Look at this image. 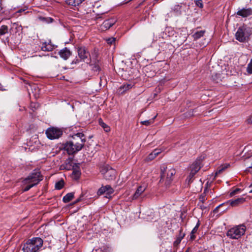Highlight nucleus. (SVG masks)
<instances>
[{
	"instance_id": "obj_54",
	"label": "nucleus",
	"mask_w": 252,
	"mask_h": 252,
	"mask_svg": "<svg viewBox=\"0 0 252 252\" xmlns=\"http://www.w3.org/2000/svg\"><path fill=\"white\" fill-rule=\"evenodd\" d=\"M181 240H180H180H179V237H177V239H176L175 242L177 243H180L181 242Z\"/></svg>"
},
{
	"instance_id": "obj_39",
	"label": "nucleus",
	"mask_w": 252,
	"mask_h": 252,
	"mask_svg": "<svg viewBox=\"0 0 252 252\" xmlns=\"http://www.w3.org/2000/svg\"><path fill=\"white\" fill-rule=\"evenodd\" d=\"M115 38L114 37L109 38L107 39V42L108 44L112 45L115 43Z\"/></svg>"
},
{
	"instance_id": "obj_2",
	"label": "nucleus",
	"mask_w": 252,
	"mask_h": 252,
	"mask_svg": "<svg viewBox=\"0 0 252 252\" xmlns=\"http://www.w3.org/2000/svg\"><path fill=\"white\" fill-rule=\"evenodd\" d=\"M43 246V240L40 237H33L28 239L23 244V252H39Z\"/></svg>"
},
{
	"instance_id": "obj_30",
	"label": "nucleus",
	"mask_w": 252,
	"mask_h": 252,
	"mask_svg": "<svg viewBox=\"0 0 252 252\" xmlns=\"http://www.w3.org/2000/svg\"><path fill=\"white\" fill-rule=\"evenodd\" d=\"M38 19L40 21L47 23H52L53 21V19L50 17H44L42 16H40L38 17Z\"/></svg>"
},
{
	"instance_id": "obj_29",
	"label": "nucleus",
	"mask_w": 252,
	"mask_h": 252,
	"mask_svg": "<svg viewBox=\"0 0 252 252\" xmlns=\"http://www.w3.org/2000/svg\"><path fill=\"white\" fill-rule=\"evenodd\" d=\"M90 65L92 66V69L94 72H98L100 70V67L98 62L94 64L90 63Z\"/></svg>"
},
{
	"instance_id": "obj_45",
	"label": "nucleus",
	"mask_w": 252,
	"mask_h": 252,
	"mask_svg": "<svg viewBox=\"0 0 252 252\" xmlns=\"http://www.w3.org/2000/svg\"><path fill=\"white\" fill-rule=\"evenodd\" d=\"M247 124H252V115L250 116L246 121Z\"/></svg>"
},
{
	"instance_id": "obj_15",
	"label": "nucleus",
	"mask_w": 252,
	"mask_h": 252,
	"mask_svg": "<svg viewBox=\"0 0 252 252\" xmlns=\"http://www.w3.org/2000/svg\"><path fill=\"white\" fill-rule=\"evenodd\" d=\"M59 55L62 58L66 60L71 55V52L67 48L65 47L60 50Z\"/></svg>"
},
{
	"instance_id": "obj_23",
	"label": "nucleus",
	"mask_w": 252,
	"mask_h": 252,
	"mask_svg": "<svg viewBox=\"0 0 252 252\" xmlns=\"http://www.w3.org/2000/svg\"><path fill=\"white\" fill-rule=\"evenodd\" d=\"M245 164L247 166V171L252 173V156L245 160Z\"/></svg>"
},
{
	"instance_id": "obj_20",
	"label": "nucleus",
	"mask_w": 252,
	"mask_h": 252,
	"mask_svg": "<svg viewBox=\"0 0 252 252\" xmlns=\"http://www.w3.org/2000/svg\"><path fill=\"white\" fill-rule=\"evenodd\" d=\"M22 27L21 25H18L17 23L12 24L11 27L10 28V32H17L22 31Z\"/></svg>"
},
{
	"instance_id": "obj_33",
	"label": "nucleus",
	"mask_w": 252,
	"mask_h": 252,
	"mask_svg": "<svg viewBox=\"0 0 252 252\" xmlns=\"http://www.w3.org/2000/svg\"><path fill=\"white\" fill-rule=\"evenodd\" d=\"M80 172L78 170H73L72 176L75 179H78L80 177Z\"/></svg>"
},
{
	"instance_id": "obj_22",
	"label": "nucleus",
	"mask_w": 252,
	"mask_h": 252,
	"mask_svg": "<svg viewBox=\"0 0 252 252\" xmlns=\"http://www.w3.org/2000/svg\"><path fill=\"white\" fill-rule=\"evenodd\" d=\"M205 32L206 31L205 30H201L195 32L192 35L193 39L194 40H197L201 37H203Z\"/></svg>"
},
{
	"instance_id": "obj_43",
	"label": "nucleus",
	"mask_w": 252,
	"mask_h": 252,
	"mask_svg": "<svg viewBox=\"0 0 252 252\" xmlns=\"http://www.w3.org/2000/svg\"><path fill=\"white\" fill-rule=\"evenodd\" d=\"M81 61H82V60H80V59H78L77 58H76L75 59H74L72 61V63H71L72 64H77V63H79Z\"/></svg>"
},
{
	"instance_id": "obj_9",
	"label": "nucleus",
	"mask_w": 252,
	"mask_h": 252,
	"mask_svg": "<svg viewBox=\"0 0 252 252\" xmlns=\"http://www.w3.org/2000/svg\"><path fill=\"white\" fill-rule=\"evenodd\" d=\"M77 53L79 58L82 61L85 62L86 60H90V52L85 46L78 47Z\"/></svg>"
},
{
	"instance_id": "obj_55",
	"label": "nucleus",
	"mask_w": 252,
	"mask_h": 252,
	"mask_svg": "<svg viewBox=\"0 0 252 252\" xmlns=\"http://www.w3.org/2000/svg\"><path fill=\"white\" fill-rule=\"evenodd\" d=\"M5 41H6V42H8V41H9V38H8V37H7V38L5 39Z\"/></svg>"
},
{
	"instance_id": "obj_32",
	"label": "nucleus",
	"mask_w": 252,
	"mask_h": 252,
	"mask_svg": "<svg viewBox=\"0 0 252 252\" xmlns=\"http://www.w3.org/2000/svg\"><path fill=\"white\" fill-rule=\"evenodd\" d=\"M64 181L63 180H61L60 181L57 182L55 184V189H62L64 186Z\"/></svg>"
},
{
	"instance_id": "obj_21",
	"label": "nucleus",
	"mask_w": 252,
	"mask_h": 252,
	"mask_svg": "<svg viewBox=\"0 0 252 252\" xmlns=\"http://www.w3.org/2000/svg\"><path fill=\"white\" fill-rule=\"evenodd\" d=\"M133 85L130 83H126L123 86H121L119 89V92L120 93H124L127 90L131 89Z\"/></svg>"
},
{
	"instance_id": "obj_7",
	"label": "nucleus",
	"mask_w": 252,
	"mask_h": 252,
	"mask_svg": "<svg viewBox=\"0 0 252 252\" xmlns=\"http://www.w3.org/2000/svg\"><path fill=\"white\" fill-rule=\"evenodd\" d=\"M63 148L68 155H71L80 151L82 149V145L70 140L63 144Z\"/></svg>"
},
{
	"instance_id": "obj_50",
	"label": "nucleus",
	"mask_w": 252,
	"mask_h": 252,
	"mask_svg": "<svg viewBox=\"0 0 252 252\" xmlns=\"http://www.w3.org/2000/svg\"><path fill=\"white\" fill-rule=\"evenodd\" d=\"M199 205V207H200V208L202 210H205V209H206V207L203 204H200V205Z\"/></svg>"
},
{
	"instance_id": "obj_57",
	"label": "nucleus",
	"mask_w": 252,
	"mask_h": 252,
	"mask_svg": "<svg viewBox=\"0 0 252 252\" xmlns=\"http://www.w3.org/2000/svg\"><path fill=\"white\" fill-rule=\"evenodd\" d=\"M250 193H252V189L249 191Z\"/></svg>"
},
{
	"instance_id": "obj_14",
	"label": "nucleus",
	"mask_w": 252,
	"mask_h": 252,
	"mask_svg": "<svg viewBox=\"0 0 252 252\" xmlns=\"http://www.w3.org/2000/svg\"><path fill=\"white\" fill-rule=\"evenodd\" d=\"M246 201V199L244 197L238 198L234 200H229L226 203L229 204L232 207H237L243 204Z\"/></svg>"
},
{
	"instance_id": "obj_12",
	"label": "nucleus",
	"mask_w": 252,
	"mask_h": 252,
	"mask_svg": "<svg viewBox=\"0 0 252 252\" xmlns=\"http://www.w3.org/2000/svg\"><path fill=\"white\" fill-rule=\"evenodd\" d=\"M116 21V19L114 18H111L105 20L101 25L102 29H104L106 30L110 29L115 24Z\"/></svg>"
},
{
	"instance_id": "obj_46",
	"label": "nucleus",
	"mask_w": 252,
	"mask_h": 252,
	"mask_svg": "<svg viewBox=\"0 0 252 252\" xmlns=\"http://www.w3.org/2000/svg\"><path fill=\"white\" fill-rule=\"evenodd\" d=\"M223 204H224V203H223V204H221L219 206H218V207H217L213 211V212L215 213H218L219 211H218V210H219V208L222 206Z\"/></svg>"
},
{
	"instance_id": "obj_13",
	"label": "nucleus",
	"mask_w": 252,
	"mask_h": 252,
	"mask_svg": "<svg viewBox=\"0 0 252 252\" xmlns=\"http://www.w3.org/2000/svg\"><path fill=\"white\" fill-rule=\"evenodd\" d=\"M237 15L241 16L242 17H247L252 15V9L251 8H243L239 10L237 13Z\"/></svg>"
},
{
	"instance_id": "obj_49",
	"label": "nucleus",
	"mask_w": 252,
	"mask_h": 252,
	"mask_svg": "<svg viewBox=\"0 0 252 252\" xmlns=\"http://www.w3.org/2000/svg\"><path fill=\"white\" fill-rule=\"evenodd\" d=\"M198 228H197V227H194L193 229L192 230V231H191V232H192V233H195L197 230H198Z\"/></svg>"
},
{
	"instance_id": "obj_47",
	"label": "nucleus",
	"mask_w": 252,
	"mask_h": 252,
	"mask_svg": "<svg viewBox=\"0 0 252 252\" xmlns=\"http://www.w3.org/2000/svg\"><path fill=\"white\" fill-rule=\"evenodd\" d=\"M93 252H107L104 251L101 248H98V249L95 250L94 251L93 250Z\"/></svg>"
},
{
	"instance_id": "obj_58",
	"label": "nucleus",
	"mask_w": 252,
	"mask_h": 252,
	"mask_svg": "<svg viewBox=\"0 0 252 252\" xmlns=\"http://www.w3.org/2000/svg\"><path fill=\"white\" fill-rule=\"evenodd\" d=\"M158 0H155V1H158Z\"/></svg>"
},
{
	"instance_id": "obj_48",
	"label": "nucleus",
	"mask_w": 252,
	"mask_h": 252,
	"mask_svg": "<svg viewBox=\"0 0 252 252\" xmlns=\"http://www.w3.org/2000/svg\"><path fill=\"white\" fill-rule=\"evenodd\" d=\"M195 239V236L194 235V233H192V232L190 233V239L191 240H193Z\"/></svg>"
},
{
	"instance_id": "obj_3",
	"label": "nucleus",
	"mask_w": 252,
	"mask_h": 252,
	"mask_svg": "<svg viewBox=\"0 0 252 252\" xmlns=\"http://www.w3.org/2000/svg\"><path fill=\"white\" fill-rule=\"evenodd\" d=\"M41 180H42V178L39 172L36 171L31 173L24 180L25 183L26 184H28L29 185L24 188V191H28L32 187L37 185Z\"/></svg>"
},
{
	"instance_id": "obj_11",
	"label": "nucleus",
	"mask_w": 252,
	"mask_h": 252,
	"mask_svg": "<svg viewBox=\"0 0 252 252\" xmlns=\"http://www.w3.org/2000/svg\"><path fill=\"white\" fill-rule=\"evenodd\" d=\"M114 192V189L110 185L102 186L99 188L97 192L98 195H101L106 193L107 195H110Z\"/></svg>"
},
{
	"instance_id": "obj_26",
	"label": "nucleus",
	"mask_w": 252,
	"mask_h": 252,
	"mask_svg": "<svg viewBox=\"0 0 252 252\" xmlns=\"http://www.w3.org/2000/svg\"><path fill=\"white\" fill-rule=\"evenodd\" d=\"M8 33V28L7 26L2 25L0 27V38L4 34Z\"/></svg>"
},
{
	"instance_id": "obj_42",
	"label": "nucleus",
	"mask_w": 252,
	"mask_h": 252,
	"mask_svg": "<svg viewBox=\"0 0 252 252\" xmlns=\"http://www.w3.org/2000/svg\"><path fill=\"white\" fill-rule=\"evenodd\" d=\"M83 196H84V194L83 193H81V195H80L79 197L78 198H77L74 202V204H76L81 201H82L83 200Z\"/></svg>"
},
{
	"instance_id": "obj_16",
	"label": "nucleus",
	"mask_w": 252,
	"mask_h": 252,
	"mask_svg": "<svg viewBox=\"0 0 252 252\" xmlns=\"http://www.w3.org/2000/svg\"><path fill=\"white\" fill-rule=\"evenodd\" d=\"M201 162L199 159L196 160L190 166V171L196 173L201 168Z\"/></svg>"
},
{
	"instance_id": "obj_51",
	"label": "nucleus",
	"mask_w": 252,
	"mask_h": 252,
	"mask_svg": "<svg viewBox=\"0 0 252 252\" xmlns=\"http://www.w3.org/2000/svg\"><path fill=\"white\" fill-rule=\"evenodd\" d=\"M200 221L198 220L197 221V222L196 225L195 226V227H197V228H198L199 226H200Z\"/></svg>"
},
{
	"instance_id": "obj_10",
	"label": "nucleus",
	"mask_w": 252,
	"mask_h": 252,
	"mask_svg": "<svg viewBox=\"0 0 252 252\" xmlns=\"http://www.w3.org/2000/svg\"><path fill=\"white\" fill-rule=\"evenodd\" d=\"M71 137L72 138L71 141L82 145V148L84 147L86 140L85 135L82 132L79 131L76 133H73Z\"/></svg>"
},
{
	"instance_id": "obj_27",
	"label": "nucleus",
	"mask_w": 252,
	"mask_h": 252,
	"mask_svg": "<svg viewBox=\"0 0 252 252\" xmlns=\"http://www.w3.org/2000/svg\"><path fill=\"white\" fill-rule=\"evenodd\" d=\"M156 117H157V115L154 116L153 118L150 119L148 120H146V121L141 122V124L143 125H145L146 126H150L151 124H153L154 123Z\"/></svg>"
},
{
	"instance_id": "obj_36",
	"label": "nucleus",
	"mask_w": 252,
	"mask_h": 252,
	"mask_svg": "<svg viewBox=\"0 0 252 252\" xmlns=\"http://www.w3.org/2000/svg\"><path fill=\"white\" fill-rule=\"evenodd\" d=\"M206 194L205 193H202L199 196V201L203 203L206 200H207Z\"/></svg>"
},
{
	"instance_id": "obj_4",
	"label": "nucleus",
	"mask_w": 252,
	"mask_h": 252,
	"mask_svg": "<svg viewBox=\"0 0 252 252\" xmlns=\"http://www.w3.org/2000/svg\"><path fill=\"white\" fill-rule=\"evenodd\" d=\"M246 230L245 225H238L229 229L226 233V236L232 239H238L245 234Z\"/></svg>"
},
{
	"instance_id": "obj_37",
	"label": "nucleus",
	"mask_w": 252,
	"mask_h": 252,
	"mask_svg": "<svg viewBox=\"0 0 252 252\" xmlns=\"http://www.w3.org/2000/svg\"><path fill=\"white\" fill-rule=\"evenodd\" d=\"M183 228H181L179 231V234L178 236V237H179V240H180V239L182 240L185 236V234L183 232Z\"/></svg>"
},
{
	"instance_id": "obj_25",
	"label": "nucleus",
	"mask_w": 252,
	"mask_h": 252,
	"mask_svg": "<svg viewBox=\"0 0 252 252\" xmlns=\"http://www.w3.org/2000/svg\"><path fill=\"white\" fill-rule=\"evenodd\" d=\"M74 197V193L69 192L67 193L65 196H63V200L64 203H68L71 201Z\"/></svg>"
},
{
	"instance_id": "obj_40",
	"label": "nucleus",
	"mask_w": 252,
	"mask_h": 252,
	"mask_svg": "<svg viewBox=\"0 0 252 252\" xmlns=\"http://www.w3.org/2000/svg\"><path fill=\"white\" fill-rule=\"evenodd\" d=\"M196 5L200 8H202L203 4L201 0H198L196 1Z\"/></svg>"
},
{
	"instance_id": "obj_44",
	"label": "nucleus",
	"mask_w": 252,
	"mask_h": 252,
	"mask_svg": "<svg viewBox=\"0 0 252 252\" xmlns=\"http://www.w3.org/2000/svg\"><path fill=\"white\" fill-rule=\"evenodd\" d=\"M27 10V7H25L23 8H21V9H19L16 13H21L22 12H25Z\"/></svg>"
},
{
	"instance_id": "obj_6",
	"label": "nucleus",
	"mask_w": 252,
	"mask_h": 252,
	"mask_svg": "<svg viewBox=\"0 0 252 252\" xmlns=\"http://www.w3.org/2000/svg\"><path fill=\"white\" fill-rule=\"evenodd\" d=\"M100 172L103 178L107 180H112L115 178L116 171L109 164H104L101 165Z\"/></svg>"
},
{
	"instance_id": "obj_18",
	"label": "nucleus",
	"mask_w": 252,
	"mask_h": 252,
	"mask_svg": "<svg viewBox=\"0 0 252 252\" xmlns=\"http://www.w3.org/2000/svg\"><path fill=\"white\" fill-rule=\"evenodd\" d=\"M54 48V46L50 44V43L44 42L41 46V50L43 51H52Z\"/></svg>"
},
{
	"instance_id": "obj_41",
	"label": "nucleus",
	"mask_w": 252,
	"mask_h": 252,
	"mask_svg": "<svg viewBox=\"0 0 252 252\" xmlns=\"http://www.w3.org/2000/svg\"><path fill=\"white\" fill-rule=\"evenodd\" d=\"M240 190H241V189H238V188L236 189H234V190H233L232 192H230V195L231 196H232L233 195H235V194H236L237 192H238Z\"/></svg>"
},
{
	"instance_id": "obj_35",
	"label": "nucleus",
	"mask_w": 252,
	"mask_h": 252,
	"mask_svg": "<svg viewBox=\"0 0 252 252\" xmlns=\"http://www.w3.org/2000/svg\"><path fill=\"white\" fill-rule=\"evenodd\" d=\"M39 104L36 102H32L30 104V107L33 111H34L35 110H36L39 107Z\"/></svg>"
},
{
	"instance_id": "obj_5",
	"label": "nucleus",
	"mask_w": 252,
	"mask_h": 252,
	"mask_svg": "<svg viewBox=\"0 0 252 252\" xmlns=\"http://www.w3.org/2000/svg\"><path fill=\"white\" fill-rule=\"evenodd\" d=\"M252 30L246 26H242L238 28L235 33L236 39L240 42L248 41L252 34Z\"/></svg>"
},
{
	"instance_id": "obj_53",
	"label": "nucleus",
	"mask_w": 252,
	"mask_h": 252,
	"mask_svg": "<svg viewBox=\"0 0 252 252\" xmlns=\"http://www.w3.org/2000/svg\"><path fill=\"white\" fill-rule=\"evenodd\" d=\"M2 9V0H0V11Z\"/></svg>"
},
{
	"instance_id": "obj_19",
	"label": "nucleus",
	"mask_w": 252,
	"mask_h": 252,
	"mask_svg": "<svg viewBox=\"0 0 252 252\" xmlns=\"http://www.w3.org/2000/svg\"><path fill=\"white\" fill-rule=\"evenodd\" d=\"M161 153L159 149H155L151 153H150L147 157V160H152L154 159L159 154Z\"/></svg>"
},
{
	"instance_id": "obj_52",
	"label": "nucleus",
	"mask_w": 252,
	"mask_h": 252,
	"mask_svg": "<svg viewBox=\"0 0 252 252\" xmlns=\"http://www.w3.org/2000/svg\"><path fill=\"white\" fill-rule=\"evenodd\" d=\"M208 191V188L207 187H205V189H204V191L203 193H205L206 194V192Z\"/></svg>"
},
{
	"instance_id": "obj_31",
	"label": "nucleus",
	"mask_w": 252,
	"mask_h": 252,
	"mask_svg": "<svg viewBox=\"0 0 252 252\" xmlns=\"http://www.w3.org/2000/svg\"><path fill=\"white\" fill-rule=\"evenodd\" d=\"M99 125L103 128L104 130L106 132H108L110 131V128L109 126H108L106 124L103 122L102 119H99Z\"/></svg>"
},
{
	"instance_id": "obj_56",
	"label": "nucleus",
	"mask_w": 252,
	"mask_h": 252,
	"mask_svg": "<svg viewBox=\"0 0 252 252\" xmlns=\"http://www.w3.org/2000/svg\"><path fill=\"white\" fill-rule=\"evenodd\" d=\"M100 82H99V84H100V85H101V77L100 78Z\"/></svg>"
},
{
	"instance_id": "obj_34",
	"label": "nucleus",
	"mask_w": 252,
	"mask_h": 252,
	"mask_svg": "<svg viewBox=\"0 0 252 252\" xmlns=\"http://www.w3.org/2000/svg\"><path fill=\"white\" fill-rule=\"evenodd\" d=\"M247 71L249 74H252V59L248 63L247 67Z\"/></svg>"
},
{
	"instance_id": "obj_1",
	"label": "nucleus",
	"mask_w": 252,
	"mask_h": 252,
	"mask_svg": "<svg viewBox=\"0 0 252 252\" xmlns=\"http://www.w3.org/2000/svg\"><path fill=\"white\" fill-rule=\"evenodd\" d=\"M176 174L175 169L171 166H162L161 167L159 184L166 188L169 187L172 182L173 176Z\"/></svg>"
},
{
	"instance_id": "obj_28",
	"label": "nucleus",
	"mask_w": 252,
	"mask_h": 252,
	"mask_svg": "<svg viewBox=\"0 0 252 252\" xmlns=\"http://www.w3.org/2000/svg\"><path fill=\"white\" fill-rule=\"evenodd\" d=\"M229 166V164H225L220 166L217 171L216 174H220L222 173L224 170H225Z\"/></svg>"
},
{
	"instance_id": "obj_24",
	"label": "nucleus",
	"mask_w": 252,
	"mask_h": 252,
	"mask_svg": "<svg viewBox=\"0 0 252 252\" xmlns=\"http://www.w3.org/2000/svg\"><path fill=\"white\" fill-rule=\"evenodd\" d=\"M84 0H66V2L69 5L76 6L81 4Z\"/></svg>"
},
{
	"instance_id": "obj_38",
	"label": "nucleus",
	"mask_w": 252,
	"mask_h": 252,
	"mask_svg": "<svg viewBox=\"0 0 252 252\" xmlns=\"http://www.w3.org/2000/svg\"><path fill=\"white\" fill-rule=\"evenodd\" d=\"M196 173H194L193 172L190 171V172L188 177V179L189 180V182H191L192 179L194 177L195 174Z\"/></svg>"
},
{
	"instance_id": "obj_17",
	"label": "nucleus",
	"mask_w": 252,
	"mask_h": 252,
	"mask_svg": "<svg viewBox=\"0 0 252 252\" xmlns=\"http://www.w3.org/2000/svg\"><path fill=\"white\" fill-rule=\"evenodd\" d=\"M145 190V188L142 186H139L136 190L134 194L132 196L133 200L137 199L144 192Z\"/></svg>"
},
{
	"instance_id": "obj_8",
	"label": "nucleus",
	"mask_w": 252,
	"mask_h": 252,
	"mask_svg": "<svg viewBox=\"0 0 252 252\" xmlns=\"http://www.w3.org/2000/svg\"><path fill=\"white\" fill-rule=\"evenodd\" d=\"M45 133L49 139L53 140L60 137L63 134V131L59 128L51 127L46 130Z\"/></svg>"
}]
</instances>
